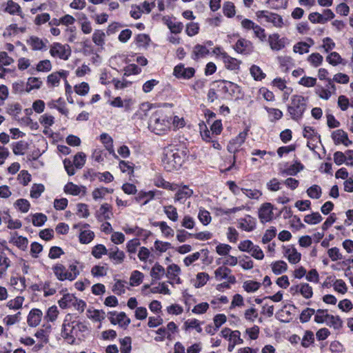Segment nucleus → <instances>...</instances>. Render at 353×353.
Here are the masks:
<instances>
[{"mask_svg":"<svg viewBox=\"0 0 353 353\" xmlns=\"http://www.w3.org/2000/svg\"><path fill=\"white\" fill-rule=\"evenodd\" d=\"M164 212L167 216L172 221H176L178 219V213L176 208L173 205H168L164 207Z\"/></svg>","mask_w":353,"mask_h":353,"instance_id":"53","label":"nucleus"},{"mask_svg":"<svg viewBox=\"0 0 353 353\" xmlns=\"http://www.w3.org/2000/svg\"><path fill=\"white\" fill-rule=\"evenodd\" d=\"M108 315L110 316L109 319L112 324L116 325L119 323L121 327H123L124 319L126 318L125 312H121L117 314V312H108Z\"/></svg>","mask_w":353,"mask_h":353,"instance_id":"23","label":"nucleus"},{"mask_svg":"<svg viewBox=\"0 0 353 353\" xmlns=\"http://www.w3.org/2000/svg\"><path fill=\"white\" fill-rule=\"evenodd\" d=\"M50 53L52 57H59L60 59L63 60H68L70 55V51L66 54V50L65 46L59 43H55L52 46Z\"/></svg>","mask_w":353,"mask_h":353,"instance_id":"11","label":"nucleus"},{"mask_svg":"<svg viewBox=\"0 0 353 353\" xmlns=\"http://www.w3.org/2000/svg\"><path fill=\"white\" fill-rule=\"evenodd\" d=\"M198 218L204 225H208L212 219L210 212L204 209L199 210Z\"/></svg>","mask_w":353,"mask_h":353,"instance_id":"61","label":"nucleus"},{"mask_svg":"<svg viewBox=\"0 0 353 353\" xmlns=\"http://www.w3.org/2000/svg\"><path fill=\"white\" fill-rule=\"evenodd\" d=\"M194 74L195 69L194 68H185L183 63H179L174 68L173 75L177 79H190Z\"/></svg>","mask_w":353,"mask_h":353,"instance_id":"7","label":"nucleus"},{"mask_svg":"<svg viewBox=\"0 0 353 353\" xmlns=\"http://www.w3.org/2000/svg\"><path fill=\"white\" fill-rule=\"evenodd\" d=\"M72 316L70 314H68L63 323L61 335L63 339L71 340V344H72L75 341V336H77V332H75V329L74 327H71L70 319Z\"/></svg>","mask_w":353,"mask_h":353,"instance_id":"6","label":"nucleus"},{"mask_svg":"<svg viewBox=\"0 0 353 353\" xmlns=\"http://www.w3.org/2000/svg\"><path fill=\"white\" fill-rule=\"evenodd\" d=\"M188 150L185 147L169 145L163 148L162 164L167 172L179 169L188 157Z\"/></svg>","mask_w":353,"mask_h":353,"instance_id":"1","label":"nucleus"},{"mask_svg":"<svg viewBox=\"0 0 353 353\" xmlns=\"http://www.w3.org/2000/svg\"><path fill=\"white\" fill-rule=\"evenodd\" d=\"M4 11L10 14H18L20 16H21L22 13L20 6L12 0L8 1L7 6L4 9Z\"/></svg>","mask_w":353,"mask_h":353,"instance_id":"25","label":"nucleus"},{"mask_svg":"<svg viewBox=\"0 0 353 353\" xmlns=\"http://www.w3.org/2000/svg\"><path fill=\"white\" fill-rule=\"evenodd\" d=\"M240 228L247 232H251L256 228V219L247 215L245 218L241 219Z\"/></svg>","mask_w":353,"mask_h":353,"instance_id":"16","label":"nucleus"},{"mask_svg":"<svg viewBox=\"0 0 353 353\" xmlns=\"http://www.w3.org/2000/svg\"><path fill=\"white\" fill-rule=\"evenodd\" d=\"M193 194V190L188 185H183L181 188L179 189L176 192L174 200L175 201L183 202L187 199L190 198Z\"/></svg>","mask_w":353,"mask_h":353,"instance_id":"15","label":"nucleus"},{"mask_svg":"<svg viewBox=\"0 0 353 353\" xmlns=\"http://www.w3.org/2000/svg\"><path fill=\"white\" fill-rule=\"evenodd\" d=\"M326 60L330 64L334 66L342 63V58L340 56V54L336 52H331L326 57Z\"/></svg>","mask_w":353,"mask_h":353,"instance_id":"59","label":"nucleus"},{"mask_svg":"<svg viewBox=\"0 0 353 353\" xmlns=\"http://www.w3.org/2000/svg\"><path fill=\"white\" fill-rule=\"evenodd\" d=\"M261 284L254 281H246L243 283V288L247 292H254L258 290Z\"/></svg>","mask_w":353,"mask_h":353,"instance_id":"43","label":"nucleus"},{"mask_svg":"<svg viewBox=\"0 0 353 353\" xmlns=\"http://www.w3.org/2000/svg\"><path fill=\"white\" fill-rule=\"evenodd\" d=\"M347 132L344 130L339 129L335 131H333L332 133V139L334 141V143L336 145H339L340 143H344V139H347Z\"/></svg>","mask_w":353,"mask_h":353,"instance_id":"29","label":"nucleus"},{"mask_svg":"<svg viewBox=\"0 0 353 353\" xmlns=\"http://www.w3.org/2000/svg\"><path fill=\"white\" fill-rule=\"evenodd\" d=\"M45 187L43 184H33L30 190V196L33 199H38L44 192Z\"/></svg>","mask_w":353,"mask_h":353,"instance_id":"46","label":"nucleus"},{"mask_svg":"<svg viewBox=\"0 0 353 353\" xmlns=\"http://www.w3.org/2000/svg\"><path fill=\"white\" fill-rule=\"evenodd\" d=\"M36 69L38 72H49L52 70L51 62L48 59L41 61L37 65Z\"/></svg>","mask_w":353,"mask_h":353,"instance_id":"63","label":"nucleus"},{"mask_svg":"<svg viewBox=\"0 0 353 353\" xmlns=\"http://www.w3.org/2000/svg\"><path fill=\"white\" fill-rule=\"evenodd\" d=\"M105 33L101 30H96L92 34L93 42L99 46H103L105 43Z\"/></svg>","mask_w":353,"mask_h":353,"instance_id":"39","label":"nucleus"},{"mask_svg":"<svg viewBox=\"0 0 353 353\" xmlns=\"http://www.w3.org/2000/svg\"><path fill=\"white\" fill-rule=\"evenodd\" d=\"M121 353H130L132 350V339L130 336H125L119 339Z\"/></svg>","mask_w":353,"mask_h":353,"instance_id":"32","label":"nucleus"},{"mask_svg":"<svg viewBox=\"0 0 353 353\" xmlns=\"http://www.w3.org/2000/svg\"><path fill=\"white\" fill-rule=\"evenodd\" d=\"M303 137L313 140L314 138H316L319 139V142H321V135L315 132L314 128L313 127L305 126L303 128Z\"/></svg>","mask_w":353,"mask_h":353,"instance_id":"31","label":"nucleus"},{"mask_svg":"<svg viewBox=\"0 0 353 353\" xmlns=\"http://www.w3.org/2000/svg\"><path fill=\"white\" fill-rule=\"evenodd\" d=\"M108 250H107L105 246L102 244H97L92 248V254L96 259H101L102 255H108Z\"/></svg>","mask_w":353,"mask_h":353,"instance_id":"38","label":"nucleus"},{"mask_svg":"<svg viewBox=\"0 0 353 353\" xmlns=\"http://www.w3.org/2000/svg\"><path fill=\"white\" fill-rule=\"evenodd\" d=\"M30 41V44L34 50H41L46 48V45L43 41L37 37H31Z\"/></svg>","mask_w":353,"mask_h":353,"instance_id":"47","label":"nucleus"},{"mask_svg":"<svg viewBox=\"0 0 353 353\" xmlns=\"http://www.w3.org/2000/svg\"><path fill=\"white\" fill-rule=\"evenodd\" d=\"M325 321L327 325L333 327L335 330H339L343 326V321L339 316H334L332 314H326Z\"/></svg>","mask_w":353,"mask_h":353,"instance_id":"22","label":"nucleus"},{"mask_svg":"<svg viewBox=\"0 0 353 353\" xmlns=\"http://www.w3.org/2000/svg\"><path fill=\"white\" fill-rule=\"evenodd\" d=\"M315 312L316 311L314 309L310 307H307L306 309L303 310L300 314V321L302 323L308 322Z\"/></svg>","mask_w":353,"mask_h":353,"instance_id":"57","label":"nucleus"},{"mask_svg":"<svg viewBox=\"0 0 353 353\" xmlns=\"http://www.w3.org/2000/svg\"><path fill=\"white\" fill-rule=\"evenodd\" d=\"M221 57L227 69L235 70L239 69L241 61L229 56L225 52L221 53Z\"/></svg>","mask_w":353,"mask_h":353,"instance_id":"13","label":"nucleus"},{"mask_svg":"<svg viewBox=\"0 0 353 353\" xmlns=\"http://www.w3.org/2000/svg\"><path fill=\"white\" fill-rule=\"evenodd\" d=\"M250 74L256 81H261L265 77V74L263 72L260 67L253 65L250 68Z\"/></svg>","mask_w":353,"mask_h":353,"instance_id":"45","label":"nucleus"},{"mask_svg":"<svg viewBox=\"0 0 353 353\" xmlns=\"http://www.w3.org/2000/svg\"><path fill=\"white\" fill-rule=\"evenodd\" d=\"M231 272L232 270L225 266L219 267L214 272L215 277L217 280L226 279Z\"/></svg>","mask_w":353,"mask_h":353,"instance_id":"51","label":"nucleus"},{"mask_svg":"<svg viewBox=\"0 0 353 353\" xmlns=\"http://www.w3.org/2000/svg\"><path fill=\"white\" fill-rule=\"evenodd\" d=\"M285 254L288 255V259L290 263L296 264L301 261V254L298 252L296 249L292 246L285 250Z\"/></svg>","mask_w":353,"mask_h":353,"instance_id":"17","label":"nucleus"},{"mask_svg":"<svg viewBox=\"0 0 353 353\" xmlns=\"http://www.w3.org/2000/svg\"><path fill=\"white\" fill-rule=\"evenodd\" d=\"M155 196V192L154 191H148V192H144V191H140L137 195L135 197V200L137 202L141 203V205H146L150 200H152Z\"/></svg>","mask_w":353,"mask_h":353,"instance_id":"18","label":"nucleus"},{"mask_svg":"<svg viewBox=\"0 0 353 353\" xmlns=\"http://www.w3.org/2000/svg\"><path fill=\"white\" fill-rule=\"evenodd\" d=\"M210 276L205 272H199L196 274V283L194 284L195 288H199L203 287L209 280Z\"/></svg>","mask_w":353,"mask_h":353,"instance_id":"58","label":"nucleus"},{"mask_svg":"<svg viewBox=\"0 0 353 353\" xmlns=\"http://www.w3.org/2000/svg\"><path fill=\"white\" fill-rule=\"evenodd\" d=\"M85 162V154L83 152H78L74 157L73 163L77 168H81Z\"/></svg>","mask_w":353,"mask_h":353,"instance_id":"62","label":"nucleus"},{"mask_svg":"<svg viewBox=\"0 0 353 353\" xmlns=\"http://www.w3.org/2000/svg\"><path fill=\"white\" fill-rule=\"evenodd\" d=\"M256 17L259 19L264 18L267 22H271L276 27L281 28L283 24L282 17L276 13L268 10H259L256 12Z\"/></svg>","mask_w":353,"mask_h":353,"instance_id":"5","label":"nucleus"},{"mask_svg":"<svg viewBox=\"0 0 353 353\" xmlns=\"http://www.w3.org/2000/svg\"><path fill=\"white\" fill-rule=\"evenodd\" d=\"M271 265L272 272L276 275L281 274L288 270V265L283 261H276Z\"/></svg>","mask_w":353,"mask_h":353,"instance_id":"30","label":"nucleus"},{"mask_svg":"<svg viewBox=\"0 0 353 353\" xmlns=\"http://www.w3.org/2000/svg\"><path fill=\"white\" fill-rule=\"evenodd\" d=\"M47 221V216L43 213H36L32 216V224L37 227L42 226Z\"/></svg>","mask_w":353,"mask_h":353,"instance_id":"56","label":"nucleus"},{"mask_svg":"<svg viewBox=\"0 0 353 353\" xmlns=\"http://www.w3.org/2000/svg\"><path fill=\"white\" fill-rule=\"evenodd\" d=\"M323 60V56L318 52L312 53L307 57V61L314 67H318L320 65H321Z\"/></svg>","mask_w":353,"mask_h":353,"instance_id":"49","label":"nucleus"},{"mask_svg":"<svg viewBox=\"0 0 353 353\" xmlns=\"http://www.w3.org/2000/svg\"><path fill=\"white\" fill-rule=\"evenodd\" d=\"M172 118L168 117L163 110H156L150 117L148 128L154 134L161 135L170 128Z\"/></svg>","mask_w":353,"mask_h":353,"instance_id":"2","label":"nucleus"},{"mask_svg":"<svg viewBox=\"0 0 353 353\" xmlns=\"http://www.w3.org/2000/svg\"><path fill=\"white\" fill-rule=\"evenodd\" d=\"M165 24L167 25L171 32L174 34L180 33L183 28V25L181 22L174 23L170 19H167L165 21Z\"/></svg>","mask_w":353,"mask_h":353,"instance_id":"41","label":"nucleus"},{"mask_svg":"<svg viewBox=\"0 0 353 353\" xmlns=\"http://www.w3.org/2000/svg\"><path fill=\"white\" fill-rule=\"evenodd\" d=\"M234 50L238 53L248 54L253 51V46L250 41L241 38L236 41Z\"/></svg>","mask_w":353,"mask_h":353,"instance_id":"9","label":"nucleus"},{"mask_svg":"<svg viewBox=\"0 0 353 353\" xmlns=\"http://www.w3.org/2000/svg\"><path fill=\"white\" fill-rule=\"evenodd\" d=\"M29 144L24 141H19L13 143L12 151L16 155H23L28 150Z\"/></svg>","mask_w":353,"mask_h":353,"instance_id":"26","label":"nucleus"},{"mask_svg":"<svg viewBox=\"0 0 353 353\" xmlns=\"http://www.w3.org/2000/svg\"><path fill=\"white\" fill-rule=\"evenodd\" d=\"M219 81L225 84L221 88L223 92L228 94L230 97H234L236 99H240L243 96L242 90L239 85L224 79L219 80Z\"/></svg>","mask_w":353,"mask_h":353,"instance_id":"4","label":"nucleus"},{"mask_svg":"<svg viewBox=\"0 0 353 353\" xmlns=\"http://www.w3.org/2000/svg\"><path fill=\"white\" fill-rule=\"evenodd\" d=\"M143 279V274L138 270H134L132 272L130 279V283L132 286H138L139 285Z\"/></svg>","mask_w":353,"mask_h":353,"instance_id":"35","label":"nucleus"},{"mask_svg":"<svg viewBox=\"0 0 353 353\" xmlns=\"http://www.w3.org/2000/svg\"><path fill=\"white\" fill-rule=\"evenodd\" d=\"M307 109V98L301 95L294 94L291 97V103L288 105V112L290 118L299 122L303 117Z\"/></svg>","mask_w":353,"mask_h":353,"instance_id":"3","label":"nucleus"},{"mask_svg":"<svg viewBox=\"0 0 353 353\" xmlns=\"http://www.w3.org/2000/svg\"><path fill=\"white\" fill-rule=\"evenodd\" d=\"M323 220L321 215L319 212H313L304 217V221L307 224L314 225L320 223Z\"/></svg>","mask_w":353,"mask_h":353,"instance_id":"40","label":"nucleus"},{"mask_svg":"<svg viewBox=\"0 0 353 353\" xmlns=\"http://www.w3.org/2000/svg\"><path fill=\"white\" fill-rule=\"evenodd\" d=\"M303 168L304 166L301 162L296 161L294 164L291 165L289 168L282 170L281 174L283 175L295 176L298 172L303 170Z\"/></svg>","mask_w":353,"mask_h":353,"instance_id":"20","label":"nucleus"},{"mask_svg":"<svg viewBox=\"0 0 353 353\" xmlns=\"http://www.w3.org/2000/svg\"><path fill=\"white\" fill-rule=\"evenodd\" d=\"M64 192L72 195H79L81 192V188L72 182H68L64 187Z\"/></svg>","mask_w":353,"mask_h":353,"instance_id":"55","label":"nucleus"},{"mask_svg":"<svg viewBox=\"0 0 353 353\" xmlns=\"http://www.w3.org/2000/svg\"><path fill=\"white\" fill-rule=\"evenodd\" d=\"M74 301H77V297L73 294H66L59 301V305L61 308L65 309L72 306Z\"/></svg>","mask_w":353,"mask_h":353,"instance_id":"24","label":"nucleus"},{"mask_svg":"<svg viewBox=\"0 0 353 353\" xmlns=\"http://www.w3.org/2000/svg\"><path fill=\"white\" fill-rule=\"evenodd\" d=\"M223 14L229 18L234 17L235 14V6L234 3L230 1L225 2L223 7Z\"/></svg>","mask_w":353,"mask_h":353,"instance_id":"50","label":"nucleus"},{"mask_svg":"<svg viewBox=\"0 0 353 353\" xmlns=\"http://www.w3.org/2000/svg\"><path fill=\"white\" fill-rule=\"evenodd\" d=\"M307 194L310 198L318 199L322 194L321 188L318 185H313L307 190Z\"/></svg>","mask_w":353,"mask_h":353,"instance_id":"42","label":"nucleus"},{"mask_svg":"<svg viewBox=\"0 0 353 353\" xmlns=\"http://www.w3.org/2000/svg\"><path fill=\"white\" fill-rule=\"evenodd\" d=\"M43 313L39 309H32L29 312L28 316L27 322L29 326L36 327L41 322Z\"/></svg>","mask_w":353,"mask_h":353,"instance_id":"12","label":"nucleus"},{"mask_svg":"<svg viewBox=\"0 0 353 353\" xmlns=\"http://www.w3.org/2000/svg\"><path fill=\"white\" fill-rule=\"evenodd\" d=\"M108 256L115 261V263H121L124 260L125 254L123 251L119 250L117 247H115V251L109 252Z\"/></svg>","mask_w":353,"mask_h":353,"instance_id":"34","label":"nucleus"},{"mask_svg":"<svg viewBox=\"0 0 353 353\" xmlns=\"http://www.w3.org/2000/svg\"><path fill=\"white\" fill-rule=\"evenodd\" d=\"M112 215L111 206L108 203L102 204L96 212V217L99 221L110 219Z\"/></svg>","mask_w":353,"mask_h":353,"instance_id":"14","label":"nucleus"},{"mask_svg":"<svg viewBox=\"0 0 353 353\" xmlns=\"http://www.w3.org/2000/svg\"><path fill=\"white\" fill-rule=\"evenodd\" d=\"M280 65L283 68V71L288 72L290 67L294 66L293 59L290 57H278Z\"/></svg>","mask_w":353,"mask_h":353,"instance_id":"37","label":"nucleus"},{"mask_svg":"<svg viewBox=\"0 0 353 353\" xmlns=\"http://www.w3.org/2000/svg\"><path fill=\"white\" fill-rule=\"evenodd\" d=\"M100 139L110 154H112L115 158H118V157L114 153L113 148V140L112 137L107 133H102L100 135Z\"/></svg>","mask_w":353,"mask_h":353,"instance_id":"19","label":"nucleus"},{"mask_svg":"<svg viewBox=\"0 0 353 353\" xmlns=\"http://www.w3.org/2000/svg\"><path fill=\"white\" fill-rule=\"evenodd\" d=\"M53 272L59 281L68 280V271H66L65 267L62 264H57L52 268Z\"/></svg>","mask_w":353,"mask_h":353,"instance_id":"21","label":"nucleus"},{"mask_svg":"<svg viewBox=\"0 0 353 353\" xmlns=\"http://www.w3.org/2000/svg\"><path fill=\"white\" fill-rule=\"evenodd\" d=\"M274 206L270 203H264L259 210V218L261 223L270 222L273 219Z\"/></svg>","mask_w":353,"mask_h":353,"instance_id":"8","label":"nucleus"},{"mask_svg":"<svg viewBox=\"0 0 353 353\" xmlns=\"http://www.w3.org/2000/svg\"><path fill=\"white\" fill-rule=\"evenodd\" d=\"M310 45L307 43L301 41L296 43L293 47V51L296 53L303 54L309 52Z\"/></svg>","mask_w":353,"mask_h":353,"instance_id":"60","label":"nucleus"},{"mask_svg":"<svg viewBox=\"0 0 353 353\" xmlns=\"http://www.w3.org/2000/svg\"><path fill=\"white\" fill-rule=\"evenodd\" d=\"M286 39L285 37L281 39L279 34L275 33L269 36L268 42L272 50L279 51L285 47Z\"/></svg>","mask_w":353,"mask_h":353,"instance_id":"10","label":"nucleus"},{"mask_svg":"<svg viewBox=\"0 0 353 353\" xmlns=\"http://www.w3.org/2000/svg\"><path fill=\"white\" fill-rule=\"evenodd\" d=\"M314 333L310 330L305 331V334L301 341V345L303 347H308L310 345V344L314 343Z\"/></svg>","mask_w":353,"mask_h":353,"instance_id":"48","label":"nucleus"},{"mask_svg":"<svg viewBox=\"0 0 353 353\" xmlns=\"http://www.w3.org/2000/svg\"><path fill=\"white\" fill-rule=\"evenodd\" d=\"M94 237V234L90 230H84L79 234V241L83 244L89 243Z\"/></svg>","mask_w":353,"mask_h":353,"instance_id":"44","label":"nucleus"},{"mask_svg":"<svg viewBox=\"0 0 353 353\" xmlns=\"http://www.w3.org/2000/svg\"><path fill=\"white\" fill-rule=\"evenodd\" d=\"M165 274L164 268L157 263L151 270L150 276L153 281L160 280L161 276Z\"/></svg>","mask_w":353,"mask_h":353,"instance_id":"28","label":"nucleus"},{"mask_svg":"<svg viewBox=\"0 0 353 353\" xmlns=\"http://www.w3.org/2000/svg\"><path fill=\"white\" fill-rule=\"evenodd\" d=\"M299 292L305 299H310L313 296L312 288L308 283H301Z\"/></svg>","mask_w":353,"mask_h":353,"instance_id":"52","label":"nucleus"},{"mask_svg":"<svg viewBox=\"0 0 353 353\" xmlns=\"http://www.w3.org/2000/svg\"><path fill=\"white\" fill-rule=\"evenodd\" d=\"M10 243H13L19 249L25 250L27 248L28 241L26 237L19 236L17 238H11Z\"/></svg>","mask_w":353,"mask_h":353,"instance_id":"36","label":"nucleus"},{"mask_svg":"<svg viewBox=\"0 0 353 353\" xmlns=\"http://www.w3.org/2000/svg\"><path fill=\"white\" fill-rule=\"evenodd\" d=\"M43 82L37 77H29L26 83V92H30L33 89H39Z\"/></svg>","mask_w":353,"mask_h":353,"instance_id":"27","label":"nucleus"},{"mask_svg":"<svg viewBox=\"0 0 353 353\" xmlns=\"http://www.w3.org/2000/svg\"><path fill=\"white\" fill-rule=\"evenodd\" d=\"M124 76H130L131 74H138L141 72V69L136 64H130L124 68Z\"/></svg>","mask_w":353,"mask_h":353,"instance_id":"64","label":"nucleus"},{"mask_svg":"<svg viewBox=\"0 0 353 353\" xmlns=\"http://www.w3.org/2000/svg\"><path fill=\"white\" fill-rule=\"evenodd\" d=\"M209 54V50L207 49L206 46L196 44L194 48L193 51V57L194 59H198L200 57H203L205 55Z\"/></svg>","mask_w":353,"mask_h":353,"instance_id":"33","label":"nucleus"},{"mask_svg":"<svg viewBox=\"0 0 353 353\" xmlns=\"http://www.w3.org/2000/svg\"><path fill=\"white\" fill-rule=\"evenodd\" d=\"M14 205L23 213L28 212L30 207V202L25 199H17L14 203Z\"/></svg>","mask_w":353,"mask_h":353,"instance_id":"54","label":"nucleus"}]
</instances>
